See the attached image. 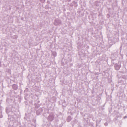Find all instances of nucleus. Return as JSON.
<instances>
[{"instance_id": "nucleus-1", "label": "nucleus", "mask_w": 127, "mask_h": 127, "mask_svg": "<svg viewBox=\"0 0 127 127\" xmlns=\"http://www.w3.org/2000/svg\"><path fill=\"white\" fill-rule=\"evenodd\" d=\"M118 69H119L118 68V69H117V70H118Z\"/></svg>"}]
</instances>
